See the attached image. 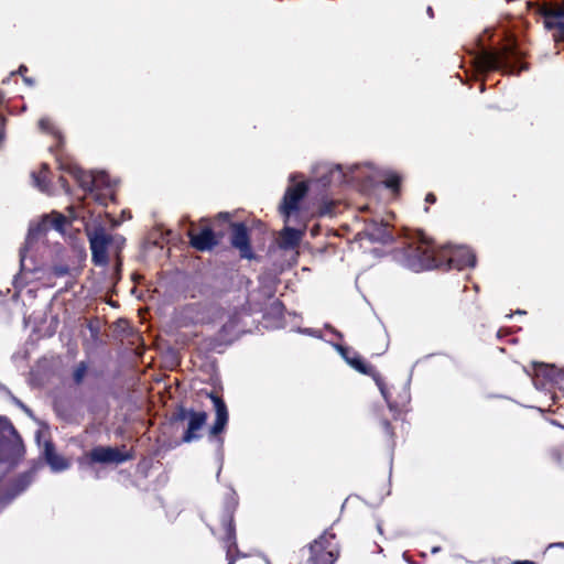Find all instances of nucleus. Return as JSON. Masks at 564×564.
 I'll list each match as a JSON object with an SVG mask.
<instances>
[{
    "label": "nucleus",
    "instance_id": "nucleus-9",
    "mask_svg": "<svg viewBox=\"0 0 564 564\" xmlns=\"http://www.w3.org/2000/svg\"><path fill=\"white\" fill-rule=\"evenodd\" d=\"M42 454L51 469L55 473L66 470L70 466V463L65 457L55 452L54 445L50 441L44 442Z\"/></svg>",
    "mask_w": 564,
    "mask_h": 564
},
{
    "label": "nucleus",
    "instance_id": "nucleus-5",
    "mask_svg": "<svg viewBox=\"0 0 564 564\" xmlns=\"http://www.w3.org/2000/svg\"><path fill=\"white\" fill-rule=\"evenodd\" d=\"M66 223L67 219L62 214L52 213L50 215H46L43 217L42 223L39 226L31 228L29 230L28 239H33L41 232L46 231L48 229H55L56 231L63 234Z\"/></svg>",
    "mask_w": 564,
    "mask_h": 564
},
{
    "label": "nucleus",
    "instance_id": "nucleus-10",
    "mask_svg": "<svg viewBox=\"0 0 564 564\" xmlns=\"http://www.w3.org/2000/svg\"><path fill=\"white\" fill-rule=\"evenodd\" d=\"M558 377V370L551 365L539 364L534 368L533 383L538 389H545Z\"/></svg>",
    "mask_w": 564,
    "mask_h": 564
},
{
    "label": "nucleus",
    "instance_id": "nucleus-8",
    "mask_svg": "<svg viewBox=\"0 0 564 564\" xmlns=\"http://www.w3.org/2000/svg\"><path fill=\"white\" fill-rule=\"evenodd\" d=\"M231 243L240 251L241 257L247 259L252 258L247 228L245 225L235 224L232 226Z\"/></svg>",
    "mask_w": 564,
    "mask_h": 564
},
{
    "label": "nucleus",
    "instance_id": "nucleus-12",
    "mask_svg": "<svg viewBox=\"0 0 564 564\" xmlns=\"http://www.w3.org/2000/svg\"><path fill=\"white\" fill-rule=\"evenodd\" d=\"M191 245L199 250H210L216 243L214 232L209 228H204L199 232L189 231Z\"/></svg>",
    "mask_w": 564,
    "mask_h": 564
},
{
    "label": "nucleus",
    "instance_id": "nucleus-23",
    "mask_svg": "<svg viewBox=\"0 0 564 564\" xmlns=\"http://www.w3.org/2000/svg\"><path fill=\"white\" fill-rule=\"evenodd\" d=\"M546 17H562L564 15V8L557 10H547L545 11Z\"/></svg>",
    "mask_w": 564,
    "mask_h": 564
},
{
    "label": "nucleus",
    "instance_id": "nucleus-1",
    "mask_svg": "<svg viewBox=\"0 0 564 564\" xmlns=\"http://www.w3.org/2000/svg\"><path fill=\"white\" fill-rule=\"evenodd\" d=\"M414 260L410 262V267L414 271L433 269L441 265L444 258L447 259L449 267L458 270L467 267H474L476 257L474 252L467 247H446L436 256L434 248L425 239L416 248L414 252Z\"/></svg>",
    "mask_w": 564,
    "mask_h": 564
},
{
    "label": "nucleus",
    "instance_id": "nucleus-14",
    "mask_svg": "<svg viewBox=\"0 0 564 564\" xmlns=\"http://www.w3.org/2000/svg\"><path fill=\"white\" fill-rule=\"evenodd\" d=\"M82 185L90 191H97L101 187L110 188L112 186L109 175L105 172H98L89 176V181H83Z\"/></svg>",
    "mask_w": 564,
    "mask_h": 564
},
{
    "label": "nucleus",
    "instance_id": "nucleus-11",
    "mask_svg": "<svg viewBox=\"0 0 564 564\" xmlns=\"http://www.w3.org/2000/svg\"><path fill=\"white\" fill-rule=\"evenodd\" d=\"M210 400L214 403L215 412H216V419L215 422L210 429V434L217 435L221 433L228 422V411L225 402L218 397L213 393L209 394Z\"/></svg>",
    "mask_w": 564,
    "mask_h": 564
},
{
    "label": "nucleus",
    "instance_id": "nucleus-19",
    "mask_svg": "<svg viewBox=\"0 0 564 564\" xmlns=\"http://www.w3.org/2000/svg\"><path fill=\"white\" fill-rule=\"evenodd\" d=\"M384 184L387 187H389L393 191H397L399 187V184H400V178L398 175L391 174L387 177V180L384 181Z\"/></svg>",
    "mask_w": 564,
    "mask_h": 564
},
{
    "label": "nucleus",
    "instance_id": "nucleus-32",
    "mask_svg": "<svg viewBox=\"0 0 564 564\" xmlns=\"http://www.w3.org/2000/svg\"><path fill=\"white\" fill-rule=\"evenodd\" d=\"M24 82L28 84H32V82L29 78H24Z\"/></svg>",
    "mask_w": 564,
    "mask_h": 564
},
{
    "label": "nucleus",
    "instance_id": "nucleus-24",
    "mask_svg": "<svg viewBox=\"0 0 564 564\" xmlns=\"http://www.w3.org/2000/svg\"><path fill=\"white\" fill-rule=\"evenodd\" d=\"M369 235H370L371 239H373V240H387V239H389V235H386V234H378L377 235V234L371 232Z\"/></svg>",
    "mask_w": 564,
    "mask_h": 564
},
{
    "label": "nucleus",
    "instance_id": "nucleus-27",
    "mask_svg": "<svg viewBox=\"0 0 564 564\" xmlns=\"http://www.w3.org/2000/svg\"><path fill=\"white\" fill-rule=\"evenodd\" d=\"M426 202H429V203H434V202H435V196H434L433 194H429V195L426 196Z\"/></svg>",
    "mask_w": 564,
    "mask_h": 564
},
{
    "label": "nucleus",
    "instance_id": "nucleus-25",
    "mask_svg": "<svg viewBox=\"0 0 564 564\" xmlns=\"http://www.w3.org/2000/svg\"><path fill=\"white\" fill-rule=\"evenodd\" d=\"M377 384L380 389L382 397L388 401V394L384 384L379 379H377Z\"/></svg>",
    "mask_w": 564,
    "mask_h": 564
},
{
    "label": "nucleus",
    "instance_id": "nucleus-30",
    "mask_svg": "<svg viewBox=\"0 0 564 564\" xmlns=\"http://www.w3.org/2000/svg\"><path fill=\"white\" fill-rule=\"evenodd\" d=\"M3 129H2V122L0 121V141L3 139Z\"/></svg>",
    "mask_w": 564,
    "mask_h": 564
},
{
    "label": "nucleus",
    "instance_id": "nucleus-17",
    "mask_svg": "<svg viewBox=\"0 0 564 564\" xmlns=\"http://www.w3.org/2000/svg\"><path fill=\"white\" fill-rule=\"evenodd\" d=\"M337 350L340 352V355L346 359V361L352 368H355L357 371H359L361 373H368V369H367L366 365L361 361V359H359L358 357H354V358L347 357L346 356L347 349L341 346H337Z\"/></svg>",
    "mask_w": 564,
    "mask_h": 564
},
{
    "label": "nucleus",
    "instance_id": "nucleus-22",
    "mask_svg": "<svg viewBox=\"0 0 564 564\" xmlns=\"http://www.w3.org/2000/svg\"><path fill=\"white\" fill-rule=\"evenodd\" d=\"M39 127L42 131H51V121L47 119V118H42L40 121H39Z\"/></svg>",
    "mask_w": 564,
    "mask_h": 564
},
{
    "label": "nucleus",
    "instance_id": "nucleus-16",
    "mask_svg": "<svg viewBox=\"0 0 564 564\" xmlns=\"http://www.w3.org/2000/svg\"><path fill=\"white\" fill-rule=\"evenodd\" d=\"M501 57L492 54H485L479 58V67L482 69H494L501 66Z\"/></svg>",
    "mask_w": 564,
    "mask_h": 564
},
{
    "label": "nucleus",
    "instance_id": "nucleus-35",
    "mask_svg": "<svg viewBox=\"0 0 564 564\" xmlns=\"http://www.w3.org/2000/svg\"><path fill=\"white\" fill-rule=\"evenodd\" d=\"M228 564H232V561H230Z\"/></svg>",
    "mask_w": 564,
    "mask_h": 564
},
{
    "label": "nucleus",
    "instance_id": "nucleus-18",
    "mask_svg": "<svg viewBox=\"0 0 564 564\" xmlns=\"http://www.w3.org/2000/svg\"><path fill=\"white\" fill-rule=\"evenodd\" d=\"M335 561V555L332 551L324 552L319 555H316L315 562L321 564H333Z\"/></svg>",
    "mask_w": 564,
    "mask_h": 564
},
{
    "label": "nucleus",
    "instance_id": "nucleus-4",
    "mask_svg": "<svg viewBox=\"0 0 564 564\" xmlns=\"http://www.w3.org/2000/svg\"><path fill=\"white\" fill-rule=\"evenodd\" d=\"M307 185L305 182H300L288 187L283 202L281 204V213L290 217L291 213L297 209L300 200L305 196Z\"/></svg>",
    "mask_w": 564,
    "mask_h": 564
},
{
    "label": "nucleus",
    "instance_id": "nucleus-21",
    "mask_svg": "<svg viewBox=\"0 0 564 564\" xmlns=\"http://www.w3.org/2000/svg\"><path fill=\"white\" fill-rule=\"evenodd\" d=\"M33 178L35 186L39 187L41 191L45 192L46 186L44 184V176L42 177L41 175H33Z\"/></svg>",
    "mask_w": 564,
    "mask_h": 564
},
{
    "label": "nucleus",
    "instance_id": "nucleus-28",
    "mask_svg": "<svg viewBox=\"0 0 564 564\" xmlns=\"http://www.w3.org/2000/svg\"><path fill=\"white\" fill-rule=\"evenodd\" d=\"M17 403H18V404L23 409V411H24L26 414L31 415V411H30V410H29L24 404H22V403H20V402H17Z\"/></svg>",
    "mask_w": 564,
    "mask_h": 564
},
{
    "label": "nucleus",
    "instance_id": "nucleus-6",
    "mask_svg": "<svg viewBox=\"0 0 564 564\" xmlns=\"http://www.w3.org/2000/svg\"><path fill=\"white\" fill-rule=\"evenodd\" d=\"M93 463H123L129 459V455L121 453L115 447L98 446L88 454Z\"/></svg>",
    "mask_w": 564,
    "mask_h": 564
},
{
    "label": "nucleus",
    "instance_id": "nucleus-31",
    "mask_svg": "<svg viewBox=\"0 0 564 564\" xmlns=\"http://www.w3.org/2000/svg\"><path fill=\"white\" fill-rule=\"evenodd\" d=\"M25 70H26V67H25V66H21V67L19 68V73H20V74H21L22 72H25Z\"/></svg>",
    "mask_w": 564,
    "mask_h": 564
},
{
    "label": "nucleus",
    "instance_id": "nucleus-29",
    "mask_svg": "<svg viewBox=\"0 0 564 564\" xmlns=\"http://www.w3.org/2000/svg\"><path fill=\"white\" fill-rule=\"evenodd\" d=\"M512 564H535V563L532 561H516Z\"/></svg>",
    "mask_w": 564,
    "mask_h": 564
},
{
    "label": "nucleus",
    "instance_id": "nucleus-7",
    "mask_svg": "<svg viewBox=\"0 0 564 564\" xmlns=\"http://www.w3.org/2000/svg\"><path fill=\"white\" fill-rule=\"evenodd\" d=\"M188 420L187 430L183 436V441L189 443L198 438L197 432L205 425L207 421L206 412L188 411L183 414Z\"/></svg>",
    "mask_w": 564,
    "mask_h": 564
},
{
    "label": "nucleus",
    "instance_id": "nucleus-15",
    "mask_svg": "<svg viewBox=\"0 0 564 564\" xmlns=\"http://www.w3.org/2000/svg\"><path fill=\"white\" fill-rule=\"evenodd\" d=\"M32 478L30 475H23L17 482L12 494L8 495V499H12L14 496L23 491L31 482ZM7 498L3 491L2 480L0 479V500Z\"/></svg>",
    "mask_w": 564,
    "mask_h": 564
},
{
    "label": "nucleus",
    "instance_id": "nucleus-20",
    "mask_svg": "<svg viewBox=\"0 0 564 564\" xmlns=\"http://www.w3.org/2000/svg\"><path fill=\"white\" fill-rule=\"evenodd\" d=\"M86 373V366L84 364H80L74 371V380L75 382L79 383Z\"/></svg>",
    "mask_w": 564,
    "mask_h": 564
},
{
    "label": "nucleus",
    "instance_id": "nucleus-13",
    "mask_svg": "<svg viewBox=\"0 0 564 564\" xmlns=\"http://www.w3.org/2000/svg\"><path fill=\"white\" fill-rule=\"evenodd\" d=\"M304 231L284 227L280 234L279 246L282 249H295L303 238Z\"/></svg>",
    "mask_w": 564,
    "mask_h": 564
},
{
    "label": "nucleus",
    "instance_id": "nucleus-34",
    "mask_svg": "<svg viewBox=\"0 0 564 564\" xmlns=\"http://www.w3.org/2000/svg\"><path fill=\"white\" fill-rule=\"evenodd\" d=\"M557 545H558V546H563V547H564V543H558Z\"/></svg>",
    "mask_w": 564,
    "mask_h": 564
},
{
    "label": "nucleus",
    "instance_id": "nucleus-2",
    "mask_svg": "<svg viewBox=\"0 0 564 564\" xmlns=\"http://www.w3.org/2000/svg\"><path fill=\"white\" fill-rule=\"evenodd\" d=\"M24 446L12 424L0 417V473L10 469L23 456Z\"/></svg>",
    "mask_w": 564,
    "mask_h": 564
},
{
    "label": "nucleus",
    "instance_id": "nucleus-33",
    "mask_svg": "<svg viewBox=\"0 0 564 564\" xmlns=\"http://www.w3.org/2000/svg\"><path fill=\"white\" fill-rule=\"evenodd\" d=\"M427 13H430L432 15V9L431 8H429Z\"/></svg>",
    "mask_w": 564,
    "mask_h": 564
},
{
    "label": "nucleus",
    "instance_id": "nucleus-26",
    "mask_svg": "<svg viewBox=\"0 0 564 564\" xmlns=\"http://www.w3.org/2000/svg\"><path fill=\"white\" fill-rule=\"evenodd\" d=\"M322 547V542L315 541L314 545L312 546V550L317 553L318 550Z\"/></svg>",
    "mask_w": 564,
    "mask_h": 564
},
{
    "label": "nucleus",
    "instance_id": "nucleus-3",
    "mask_svg": "<svg viewBox=\"0 0 564 564\" xmlns=\"http://www.w3.org/2000/svg\"><path fill=\"white\" fill-rule=\"evenodd\" d=\"M88 238L94 263L97 265H106L108 263L107 249L112 238L100 227L88 232Z\"/></svg>",
    "mask_w": 564,
    "mask_h": 564
}]
</instances>
